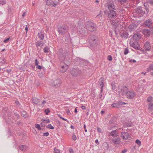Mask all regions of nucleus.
<instances>
[{"label":"nucleus","mask_w":153,"mask_h":153,"mask_svg":"<svg viewBox=\"0 0 153 153\" xmlns=\"http://www.w3.org/2000/svg\"><path fill=\"white\" fill-rule=\"evenodd\" d=\"M44 51L46 53L49 52V48L48 47H45L44 48Z\"/></svg>","instance_id":"obj_34"},{"label":"nucleus","mask_w":153,"mask_h":153,"mask_svg":"<svg viewBox=\"0 0 153 153\" xmlns=\"http://www.w3.org/2000/svg\"><path fill=\"white\" fill-rule=\"evenodd\" d=\"M135 25L133 23H132L131 24L128 26V28L131 31L134 30L135 28Z\"/></svg>","instance_id":"obj_23"},{"label":"nucleus","mask_w":153,"mask_h":153,"mask_svg":"<svg viewBox=\"0 0 153 153\" xmlns=\"http://www.w3.org/2000/svg\"><path fill=\"white\" fill-rule=\"evenodd\" d=\"M70 153H74V152L72 149H70Z\"/></svg>","instance_id":"obj_61"},{"label":"nucleus","mask_w":153,"mask_h":153,"mask_svg":"<svg viewBox=\"0 0 153 153\" xmlns=\"http://www.w3.org/2000/svg\"><path fill=\"white\" fill-rule=\"evenodd\" d=\"M35 127L39 130H41L42 129L40 125L38 124H36L35 125Z\"/></svg>","instance_id":"obj_35"},{"label":"nucleus","mask_w":153,"mask_h":153,"mask_svg":"<svg viewBox=\"0 0 153 153\" xmlns=\"http://www.w3.org/2000/svg\"><path fill=\"white\" fill-rule=\"evenodd\" d=\"M111 106L113 108H118L119 107L117 102L113 103L111 105Z\"/></svg>","instance_id":"obj_30"},{"label":"nucleus","mask_w":153,"mask_h":153,"mask_svg":"<svg viewBox=\"0 0 153 153\" xmlns=\"http://www.w3.org/2000/svg\"><path fill=\"white\" fill-rule=\"evenodd\" d=\"M148 3L151 5H153V0H150L148 1Z\"/></svg>","instance_id":"obj_50"},{"label":"nucleus","mask_w":153,"mask_h":153,"mask_svg":"<svg viewBox=\"0 0 153 153\" xmlns=\"http://www.w3.org/2000/svg\"><path fill=\"white\" fill-rule=\"evenodd\" d=\"M112 85V89L113 90H114L116 89L115 84L114 82H112L111 84Z\"/></svg>","instance_id":"obj_37"},{"label":"nucleus","mask_w":153,"mask_h":153,"mask_svg":"<svg viewBox=\"0 0 153 153\" xmlns=\"http://www.w3.org/2000/svg\"><path fill=\"white\" fill-rule=\"evenodd\" d=\"M149 68L152 70H153V64L150 65Z\"/></svg>","instance_id":"obj_55"},{"label":"nucleus","mask_w":153,"mask_h":153,"mask_svg":"<svg viewBox=\"0 0 153 153\" xmlns=\"http://www.w3.org/2000/svg\"><path fill=\"white\" fill-rule=\"evenodd\" d=\"M72 138L73 140L75 141L76 140V135L75 134H73L72 136Z\"/></svg>","instance_id":"obj_47"},{"label":"nucleus","mask_w":153,"mask_h":153,"mask_svg":"<svg viewBox=\"0 0 153 153\" xmlns=\"http://www.w3.org/2000/svg\"><path fill=\"white\" fill-rule=\"evenodd\" d=\"M15 103H16L17 105H19V101H16L15 102Z\"/></svg>","instance_id":"obj_64"},{"label":"nucleus","mask_w":153,"mask_h":153,"mask_svg":"<svg viewBox=\"0 0 153 153\" xmlns=\"http://www.w3.org/2000/svg\"><path fill=\"white\" fill-rule=\"evenodd\" d=\"M46 4V5H52V3L51 2H48V0H45Z\"/></svg>","instance_id":"obj_38"},{"label":"nucleus","mask_w":153,"mask_h":153,"mask_svg":"<svg viewBox=\"0 0 153 153\" xmlns=\"http://www.w3.org/2000/svg\"><path fill=\"white\" fill-rule=\"evenodd\" d=\"M97 37L94 35L90 36L88 38V41L91 46H93L97 43Z\"/></svg>","instance_id":"obj_4"},{"label":"nucleus","mask_w":153,"mask_h":153,"mask_svg":"<svg viewBox=\"0 0 153 153\" xmlns=\"http://www.w3.org/2000/svg\"><path fill=\"white\" fill-rule=\"evenodd\" d=\"M135 142L139 145L141 144V142L140 141L138 140H137L135 141Z\"/></svg>","instance_id":"obj_48"},{"label":"nucleus","mask_w":153,"mask_h":153,"mask_svg":"<svg viewBox=\"0 0 153 153\" xmlns=\"http://www.w3.org/2000/svg\"><path fill=\"white\" fill-rule=\"evenodd\" d=\"M58 31L59 34L64 35L68 31V27L65 25L60 26L58 28Z\"/></svg>","instance_id":"obj_2"},{"label":"nucleus","mask_w":153,"mask_h":153,"mask_svg":"<svg viewBox=\"0 0 153 153\" xmlns=\"http://www.w3.org/2000/svg\"><path fill=\"white\" fill-rule=\"evenodd\" d=\"M25 30L26 31V33H27V32L28 30V28L27 27V25H26V26L25 28Z\"/></svg>","instance_id":"obj_57"},{"label":"nucleus","mask_w":153,"mask_h":153,"mask_svg":"<svg viewBox=\"0 0 153 153\" xmlns=\"http://www.w3.org/2000/svg\"><path fill=\"white\" fill-rule=\"evenodd\" d=\"M81 108H82V109H83V110H85V109H86V107H85V106H82L81 107Z\"/></svg>","instance_id":"obj_62"},{"label":"nucleus","mask_w":153,"mask_h":153,"mask_svg":"<svg viewBox=\"0 0 153 153\" xmlns=\"http://www.w3.org/2000/svg\"><path fill=\"white\" fill-rule=\"evenodd\" d=\"M49 133L48 132H46L43 133L42 136H48L49 135Z\"/></svg>","instance_id":"obj_51"},{"label":"nucleus","mask_w":153,"mask_h":153,"mask_svg":"<svg viewBox=\"0 0 153 153\" xmlns=\"http://www.w3.org/2000/svg\"><path fill=\"white\" fill-rule=\"evenodd\" d=\"M26 14V12H24L22 14V16L23 17H24L25 16Z\"/></svg>","instance_id":"obj_63"},{"label":"nucleus","mask_w":153,"mask_h":153,"mask_svg":"<svg viewBox=\"0 0 153 153\" xmlns=\"http://www.w3.org/2000/svg\"><path fill=\"white\" fill-rule=\"evenodd\" d=\"M144 24L146 27H149L152 26V22L150 19H148L144 22Z\"/></svg>","instance_id":"obj_18"},{"label":"nucleus","mask_w":153,"mask_h":153,"mask_svg":"<svg viewBox=\"0 0 153 153\" xmlns=\"http://www.w3.org/2000/svg\"><path fill=\"white\" fill-rule=\"evenodd\" d=\"M61 83V80L59 78L54 80L52 82V86L56 88L59 87Z\"/></svg>","instance_id":"obj_6"},{"label":"nucleus","mask_w":153,"mask_h":153,"mask_svg":"<svg viewBox=\"0 0 153 153\" xmlns=\"http://www.w3.org/2000/svg\"><path fill=\"white\" fill-rule=\"evenodd\" d=\"M35 65H36V66L38 65V64H39V62L38 61L37 59H36L35 60Z\"/></svg>","instance_id":"obj_52"},{"label":"nucleus","mask_w":153,"mask_h":153,"mask_svg":"<svg viewBox=\"0 0 153 153\" xmlns=\"http://www.w3.org/2000/svg\"><path fill=\"white\" fill-rule=\"evenodd\" d=\"M50 110L49 109V108H48L47 109H45V113L46 114V115H48V113L49 112H50Z\"/></svg>","instance_id":"obj_44"},{"label":"nucleus","mask_w":153,"mask_h":153,"mask_svg":"<svg viewBox=\"0 0 153 153\" xmlns=\"http://www.w3.org/2000/svg\"><path fill=\"white\" fill-rule=\"evenodd\" d=\"M107 59L111 61L112 60V57L110 55L108 56Z\"/></svg>","instance_id":"obj_49"},{"label":"nucleus","mask_w":153,"mask_h":153,"mask_svg":"<svg viewBox=\"0 0 153 153\" xmlns=\"http://www.w3.org/2000/svg\"><path fill=\"white\" fill-rule=\"evenodd\" d=\"M112 141L116 144H119L120 143V137H113L112 139Z\"/></svg>","instance_id":"obj_14"},{"label":"nucleus","mask_w":153,"mask_h":153,"mask_svg":"<svg viewBox=\"0 0 153 153\" xmlns=\"http://www.w3.org/2000/svg\"><path fill=\"white\" fill-rule=\"evenodd\" d=\"M60 71L62 73H64L66 71L68 68V66L65 64L62 63L60 65Z\"/></svg>","instance_id":"obj_10"},{"label":"nucleus","mask_w":153,"mask_h":153,"mask_svg":"<svg viewBox=\"0 0 153 153\" xmlns=\"http://www.w3.org/2000/svg\"><path fill=\"white\" fill-rule=\"evenodd\" d=\"M117 16V13L115 10H111L109 11L108 14V18L111 19L116 18Z\"/></svg>","instance_id":"obj_8"},{"label":"nucleus","mask_w":153,"mask_h":153,"mask_svg":"<svg viewBox=\"0 0 153 153\" xmlns=\"http://www.w3.org/2000/svg\"><path fill=\"white\" fill-rule=\"evenodd\" d=\"M59 59L61 61H63L66 56L68 55L67 51L63 52L62 49H59L57 53Z\"/></svg>","instance_id":"obj_1"},{"label":"nucleus","mask_w":153,"mask_h":153,"mask_svg":"<svg viewBox=\"0 0 153 153\" xmlns=\"http://www.w3.org/2000/svg\"><path fill=\"white\" fill-rule=\"evenodd\" d=\"M97 130L100 132L101 131V129L99 128H97Z\"/></svg>","instance_id":"obj_60"},{"label":"nucleus","mask_w":153,"mask_h":153,"mask_svg":"<svg viewBox=\"0 0 153 153\" xmlns=\"http://www.w3.org/2000/svg\"><path fill=\"white\" fill-rule=\"evenodd\" d=\"M103 80L104 78L103 77H101L99 79L98 83V85L101 87V92H102L104 86Z\"/></svg>","instance_id":"obj_15"},{"label":"nucleus","mask_w":153,"mask_h":153,"mask_svg":"<svg viewBox=\"0 0 153 153\" xmlns=\"http://www.w3.org/2000/svg\"><path fill=\"white\" fill-rule=\"evenodd\" d=\"M54 153H60V151L58 149H57L55 148L54 149Z\"/></svg>","instance_id":"obj_42"},{"label":"nucleus","mask_w":153,"mask_h":153,"mask_svg":"<svg viewBox=\"0 0 153 153\" xmlns=\"http://www.w3.org/2000/svg\"><path fill=\"white\" fill-rule=\"evenodd\" d=\"M43 122H42L41 123V125L42 127H45V125L44 124V123H43Z\"/></svg>","instance_id":"obj_59"},{"label":"nucleus","mask_w":153,"mask_h":153,"mask_svg":"<svg viewBox=\"0 0 153 153\" xmlns=\"http://www.w3.org/2000/svg\"><path fill=\"white\" fill-rule=\"evenodd\" d=\"M36 68L38 69H41L42 68L41 66L40 65H36Z\"/></svg>","instance_id":"obj_54"},{"label":"nucleus","mask_w":153,"mask_h":153,"mask_svg":"<svg viewBox=\"0 0 153 153\" xmlns=\"http://www.w3.org/2000/svg\"><path fill=\"white\" fill-rule=\"evenodd\" d=\"M144 47L145 50L146 51H149L151 49L150 45V43L148 42L145 43L144 45Z\"/></svg>","instance_id":"obj_21"},{"label":"nucleus","mask_w":153,"mask_h":153,"mask_svg":"<svg viewBox=\"0 0 153 153\" xmlns=\"http://www.w3.org/2000/svg\"><path fill=\"white\" fill-rule=\"evenodd\" d=\"M26 146L25 145H20L19 146V149L22 151H24L25 148H26Z\"/></svg>","instance_id":"obj_29"},{"label":"nucleus","mask_w":153,"mask_h":153,"mask_svg":"<svg viewBox=\"0 0 153 153\" xmlns=\"http://www.w3.org/2000/svg\"><path fill=\"white\" fill-rule=\"evenodd\" d=\"M22 115L23 116L26 118L27 117V115H26V112L25 111H23L22 112Z\"/></svg>","instance_id":"obj_39"},{"label":"nucleus","mask_w":153,"mask_h":153,"mask_svg":"<svg viewBox=\"0 0 153 153\" xmlns=\"http://www.w3.org/2000/svg\"><path fill=\"white\" fill-rule=\"evenodd\" d=\"M142 33L146 37H149L151 34V32L150 30L147 29L144 30Z\"/></svg>","instance_id":"obj_19"},{"label":"nucleus","mask_w":153,"mask_h":153,"mask_svg":"<svg viewBox=\"0 0 153 153\" xmlns=\"http://www.w3.org/2000/svg\"><path fill=\"white\" fill-rule=\"evenodd\" d=\"M117 103H118V104L119 106H120V105H124V104H126V103H125V102H121V101L118 102Z\"/></svg>","instance_id":"obj_40"},{"label":"nucleus","mask_w":153,"mask_h":153,"mask_svg":"<svg viewBox=\"0 0 153 153\" xmlns=\"http://www.w3.org/2000/svg\"><path fill=\"white\" fill-rule=\"evenodd\" d=\"M129 134L128 132H123L121 134V137L123 139L127 140L129 137Z\"/></svg>","instance_id":"obj_17"},{"label":"nucleus","mask_w":153,"mask_h":153,"mask_svg":"<svg viewBox=\"0 0 153 153\" xmlns=\"http://www.w3.org/2000/svg\"><path fill=\"white\" fill-rule=\"evenodd\" d=\"M56 1L52 3V5L53 7H55L60 2V0H56Z\"/></svg>","instance_id":"obj_28"},{"label":"nucleus","mask_w":153,"mask_h":153,"mask_svg":"<svg viewBox=\"0 0 153 153\" xmlns=\"http://www.w3.org/2000/svg\"><path fill=\"white\" fill-rule=\"evenodd\" d=\"M36 46L37 47H38L39 46H42L44 45L43 42L41 41H38L36 43Z\"/></svg>","instance_id":"obj_27"},{"label":"nucleus","mask_w":153,"mask_h":153,"mask_svg":"<svg viewBox=\"0 0 153 153\" xmlns=\"http://www.w3.org/2000/svg\"><path fill=\"white\" fill-rule=\"evenodd\" d=\"M121 36L124 38H127L128 36V34L127 32H124L121 33Z\"/></svg>","instance_id":"obj_26"},{"label":"nucleus","mask_w":153,"mask_h":153,"mask_svg":"<svg viewBox=\"0 0 153 153\" xmlns=\"http://www.w3.org/2000/svg\"><path fill=\"white\" fill-rule=\"evenodd\" d=\"M10 39V38H7V39H5L4 41L3 42L4 43H6L7 41H8Z\"/></svg>","instance_id":"obj_53"},{"label":"nucleus","mask_w":153,"mask_h":153,"mask_svg":"<svg viewBox=\"0 0 153 153\" xmlns=\"http://www.w3.org/2000/svg\"><path fill=\"white\" fill-rule=\"evenodd\" d=\"M129 62H136V61L134 59H131L130 60Z\"/></svg>","instance_id":"obj_58"},{"label":"nucleus","mask_w":153,"mask_h":153,"mask_svg":"<svg viewBox=\"0 0 153 153\" xmlns=\"http://www.w3.org/2000/svg\"><path fill=\"white\" fill-rule=\"evenodd\" d=\"M145 9L141 7H138L135 9V12L140 17L143 16L145 14Z\"/></svg>","instance_id":"obj_5"},{"label":"nucleus","mask_w":153,"mask_h":153,"mask_svg":"<svg viewBox=\"0 0 153 153\" xmlns=\"http://www.w3.org/2000/svg\"><path fill=\"white\" fill-rule=\"evenodd\" d=\"M47 128L50 129H54V127L51 124H49L46 126Z\"/></svg>","instance_id":"obj_36"},{"label":"nucleus","mask_w":153,"mask_h":153,"mask_svg":"<svg viewBox=\"0 0 153 153\" xmlns=\"http://www.w3.org/2000/svg\"><path fill=\"white\" fill-rule=\"evenodd\" d=\"M109 134L110 136H112L114 137H117V135L116 131L115 130L111 132H110L109 133Z\"/></svg>","instance_id":"obj_24"},{"label":"nucleus","mask_w":153,"mask_h":153,"mask_svg":"<svg viewBox=\"0 0 153 153\" xmlns=\"http://www.w3.org/2000/svg\"><path fill=\"white\" fill-rule=\"evenodd\" d=\"M127 97L129 99H132L135 96V93L134 91H128L126 94Z\"/></svg>","instance_id":"obj_11"},{"label":"nucleus","mask_w":153,"mask_h":153,"mask_svg":"<svg viewBox=\"0 0 153 153\" xmlns=\"http://www.w3.org/2000/svg\"><path fill=\"white\" fill-rule=\"evenodd\" d=\"M107 5L109 11L113 10H115L116 9V6L113 2L108 3Z\"/></svg>","instance_id":"obj_12"},{"label":"nucleus","mask_w":153,"mask_h":153,"mask_svg":"<svg viewBox=\"0 0 153 153\" xmlns=\"http://www.w3.org/2000/svg\"><path fill=\"white\" fill-rule=\"evenodd\" d=\"M118 1L120 3H123V2H127V0H118Z\"/></svg>","instance_id":"obj_43"},{"label":"nucleus","mask_w":153,"mask_h":153,"mask_svg":"<svg viewBox=\"0 0 153 153\" xmlns=\"http://www.w3.org/2000/svg\"><path fill=\"white\" fill-rule=\"evenodd\" d=\"M71 73L74 76H77L79 75L81 73V71L78 69L73 68L71 71Z\"/></svg>","instance_id":"obj_9"},{"label":"nucleus","mask_w":153,"mask_h":153,"mask_svg":"<svg viewBox=\"0 0 153 153\" xmlns=\"http://www.w3.org/2000/svg\"><path fill=\"white\" fill-rule=\"evenodd\" d=\"M153 100V98L152 97H148L147 100V102H151Z\"/></svg>","instance_id":"obj_32"},{"label":"nucleus","mask_w":153,"mask_h":153,"mask_svg":"<svg viewBox=\"0 0 153 153\" xmlns=\"http://www.w3.org/2000/svg\"><path fill=\"white\" fill-rule=\"evenodd\" d=\"M141 36V35L140 33H137L134 34L131 39H133V41H137L140 39Z\"/></svg>","instance_id":"obj_13"},{"label":"nucleus","mask_w":153,"mask_h":153,"mask_svg":"<svg viewBox=\"0 0 153 153\" xmlns=\"http://www.w3.org/2000/svg\"><path fill=\"white\" fill-rule=\"evenodd\" d=\"M85 25L87 29L91 31H93L96 30V25L94 23L88 22H86Z\"/></svg>","instance_id":"obj_3"},{"label":"nucleus","mask_w":153,"mask_h":153,"mask_svg":"<svg viewBox=\"0 0 153 153\" xmlns=\"http://www.w3.org/2000/svg\"><path fill=\"white\" fill-rule=\"evenodd\" d=\"M44 32L43 30H41L40 32L38 33V36L41 40H43L44 38Z\"/></svg>","instance_id":"obj_20"},{"label":"nucleus","mask_w":153,"mask_h":153,"mask_svg":"<svg viewBox=\"0 0 153 153\" xmlns=\"http://www.w3.org/2000/svg\"><path fill=\"white\" fill-rule=\"evenodd\" d=\"M130 45L131 46L134 48L136 49H139V45L136 41H133V39H131L130 42Z\"/></svg>","instance_id":"obj_7"},{"label":"nucleus","mask_w":153,"mask_h":153,"mask_svg":"<svg viewBox=\"0 0 153 153\" xmlns=\"http://www.w3.org/2000/svg\"><path fill=\"white\" fill-rule=\"evenodd\" d=\"M6 4V1L5 0H0V4L2 5Z\"/></svg>","instance_id":"obj_41"},{"label":"nucleus","mask_w":153,"mask_h":153,"mask_svg":"<svg viewBox=\"0 0 153 153\" xmlns=\"http://www.w3.org/2000/svg\"><path fill=\"white\" fill-rule=\"evenodd\" d=\"M42 122H44V123H49L50 122V120L48 119H42Z\"/></svg>","instance_id":"obj_31"},{"label":"nucleus","mask_w":153,"mask_h":153,"mask_svg":"<svg viewBox=\"0 0 153 153\" xmlns=\"http://www.w3.org/2000/svg\"><path fill=\"white\" fill-rule=\"evenodd\" d=\"M149 109L153 110V103H150L149 105Z\"/></svg>","instance_id":"obj_33"},{"label":"nucleus","mask_w":153,"mask_h":153,"mask_svg":"<svg viewBox=\"0 0 153 153\" xmlns=\"http://www.w3.org/2000/svg\"><path fill=\"white\" fill-rule=\"evenodd\" d=\"M86 34V29L85 28H82L78 33V35L80 36H85Z\"/></svg>","instance_id":"obj_16"},{"label":"nucleus","mask_w":153,"mask_h":153,"mask_svg":"<svg viewBox=\"0 0 153 153\" xmlns=\"http://www.w3.org/2000/svg\"><path fill=\"white\" fill-rule=\"evenodd\" d=\"M121 91L124 94H126V93L128 92L127 88L126 86H123L122 87Z\"/></svg>","instance_id":"obj_22"},{"label":"nucleus","mask_w":153,"mask_h":153,"mask_svg":"<svg viewBox=\"0 0 153 153\" xmlns=\"http://www.w3.org/2000/svg\"><path fill=\"white\" fill-rule=\"evenodd\" d=\"M32 101L33 103L36 104H37L39 102V100L36 97L33 98Z\"/></svg>","instance_id":"obj_25"},{"label":"nucleus","mask_w":153,"mask_h":153,"mask_svg":"<svg viewBox=\"0 0 153 153\" xmlns=\"http://www.w3.org/2000/svg\"><path fill=\"white\" fill-rule=\"evenodd\" d=\"M58 116L59 117V118L61 119H62L63 120H65V121H66L68 122V121L67 119H65L64 118L62 117H61V115H59V114L58 115Z\"/></svg>","instance_id":"obj_45"},{"label":"nucleus","mask_w":153,"mask_h":153,"mask_svg":"<svg viewBox=\"0 0 153 153\" xmlns=\"http://www.w3.org/2000/svg\"><path fill=\"white\" fill-rule=\"evenodd\" d=\"M129 51L128 49L126 48L124 52V54L125 55H126L128 53Z\"/></svg>","instance_id":"obj_46"},{"label":"nucleus","mask_w":153,"mask_h":153,"mask_svg":"<svg viewBox=\"0 0 153 153\" xmlns=\"http://www.w3.org/2000/svg\"><path fill=\"white\" fill-rule=\"evenodd\" d=\"M127 151V150L126 149H124V150L122 151V153H125Z\"/></svg>","instance_id":"obj_56"}]
</instances>
